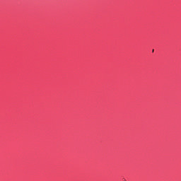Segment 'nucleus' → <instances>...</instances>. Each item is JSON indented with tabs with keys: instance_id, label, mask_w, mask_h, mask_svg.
<instances>
[{
	"instance_id": "1",
	"label": "nucleus",
	"mask_w": 181,
	"mask_h": 181,
	"mask_svg": "<svg viewBox=\"0 0 181 181\" xmlns=\"http://www.w3.org/2000/svg\"><path fill=\"white\" fill-rule=\"evenodd\" d=\"M153 52H155V50H154V49H153V50H152V52H153Z\"/></svg>"
}]
</instances>
